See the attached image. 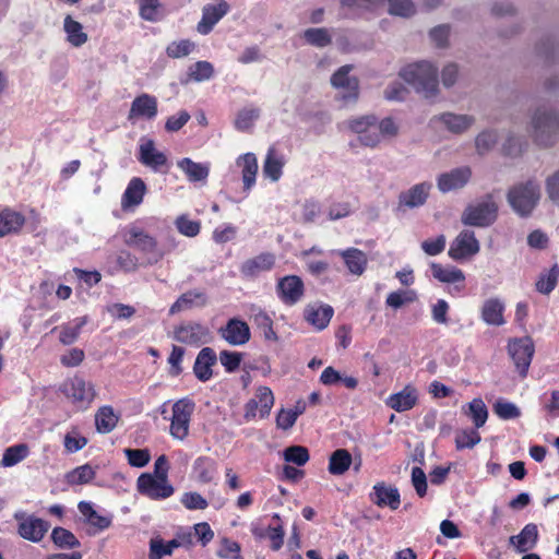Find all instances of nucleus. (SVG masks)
I'll return each instance as SVG.
<instances>
[{
	"label": "nucleus",
	"instance_id": "nucleus-21",
	"mask_svg": "<svg viewBox=\"0 0 559 559\" xmlns=\"http://www.w3.org/2000/svg\"><path fill=\"white\" fill-rule=\"evenodd\" d=\"M207 302L209 297L205 292L191 289L178 297V299L171 305L169 313L176 314L193 308H203L207 305Z\"/></svg>",
	"mask_w": 559,
	"mask_h": 559
},
{
	"label": "nucleus",
	"instance_id": "nucleus-49",
	"mask_svg": "<svg viewBox=\"0 0 559 559\" xmlns=\"http://www.w3.org/2000/svg\"><path fill=\"white\" fill-rule=\"evenodd\" d=\"M498 142V134L493 130H485L475 139V147L478 154L484 155L491 151Z\"/></svg>",
	"mask_w": 559,
	"mask_h": 559
},
{
	"label": "nucleus",
	"instance_id": "nucleus-3",
	"mask_svg": "<svg viewBox=\"0 0 559 559\" xmlns=\"http://www.w3.org/2000/svg\"><path fill=\"white\" fill-rule=\"evenodd\" d=\"M123 243L140 251L145 257V264L153 265L164 258V251L157 240L136 225H129L121 231Z\"/></svg>",
	"mask_w": 559,
	"mask_h": 559
},
{
	"label": "nucleus",
	"instance_id": "nucleus-13",
	"mask_svg": "<svg viewBox=\"0 0 559 559\" xmlns=\"http://www.w3.org/2000/svg\"><path fill=\"white\" fill-rule=\"evenodd\" d=\"M15 519L19 520V535L33 543H39L50 527V524L47 521L34 515L20 516L19 514H15Z\"/></svg>",
	"mask_w": 559,
	"mask_h": 559
},
{
	"label": "nucleus",
	"instance_id": "nucleus-37",
	"mask_svg": "<svg viewBox=\"0 0 559 559\" xmlns=\"http://www.w3.org/2000/svg\"><path fill=\"white\" fill-rule=\"evenodd\" d=\"M177 166L186 174L191 182L205 180L210 173L207 165L195 163L188 157L178 160Z\"/></svg>",
	"mask_w": 559,
	"mask_h": 559
},
{
	"label": "nucleus",
	"instance_id": "nucleus-27",
	"mask_svg": "<svg viewBox=\"0 0 559 559\" xmlns=\"http://www.w3.org/2000/svg\"><path fill=\"white\" fill-rule=\"evenodd\" d=\"M25 216L10 207L0 211V238L8 235L17 234L24 226Z\"/></svg>",
	"mask_w": 559,
	"mask_h": 559
},
{
	"label": "nucleus",
	"instance_id": "nucleus-5",
	"mask_svg": "<svg viewBox=\"0 0 559 559\" xmlns=\"http://www.w3.org/2000/svg\"><path fill=\"white\" fill-rule=\"evenodd\" d=\"M498 210L492 194H486L480 201L464 210L461 221L466 226L488 227L496 222Z\"/></svg>",
	"mask_w": 559,
	"mask_h": 559
},
{
	"label": "nucleus",
	"instance_id": "nucleus-24",
	"mask_svg": "<svg viewBox=\"0 0 559 559\" xmlns=\"http://www.w3.org/2000/svg\"><path fill=\"white\" fill-rule=\"evenodd\" d=\"M217 357L213 348L203 347L194 361L193 371L195 377L205 382L212 378V367L216 364Z\"/></svg>",
	"mask_w": 559,
	"mask_h": 559
},
{
	"label": "nucleus",
	"instance_id": "nucleus-44",
	"mask_svg": "<svg viewBox=\"0 0 559 559\" xmlns=\"http://www.w3.org/2000/svg\"><path fill=\"white\" fill-rule=\"evenodd\" d=\"M559 278V266L554 264L548 271L542 272L535 286L536 290L540 294H550L557 285Z\"/></svg>",
	"mask_w": 559,
	"mask_h": 559
},
{
	"label": "nucleus",
	"instance_id": "nucleus-25",
	"mask_svg": "<svg viewBox=\"0 0 559 559\" xmlns=\"http://www.w3.org/2000/svg\"><path fill=\"white\" fill-rule=\"evenodd\" d=\"M275 263V257L272 253H261L254 258L246 260L240 267V272L246 277H254L262 272L270 271Z\"/></svg>",
	"mask_w": 559,
	"mask_h": 559
},
{
	"label": "nucleus",
	"instance_id": "nucleus-41",
	"mask_svg": "<svg viewBox=\"0 0 559 559\" xmlns=\"http://www.w3.org/2000/svg\"><path fill=\"white\" fill-rule=\"evenodd\" d=\"M432 276L442 283H463L465 280L464 273L454 266L443 267L439 263L432 262L431 265Z\"/></svg>",
	"mask_w": 559,
	"mask_h": 559
},
{
	"label": "nucleus",
	"instance_id": "nucleus-10",
	"mask_svg": "<svg viewBox=\"0 0 559 559\" xmlns=\"http://www.w3.org/2000/svg\"><path fill=\"white\" fill-rule=\"evenodd\" d=\"M508 353L520 376L525 377L534 355V343L532 338L525 336L511 340L508 345Z\"/></svg>",
	"mask_w": 559,
	"mask_h": 559
},
{
	"label": "nucleus",
	"instance_id": "nucleus-2",
	"mask_svg": "<svg viewBox=\"0 0 559 559\" xmlns=\"http://www.w3.org/2000/svg\"><path fill=\"white\" fill-rule=\"evenodd\" d=\"M542 193L537 180L528 179L519 182L507 192V201L514 213L520 217H528L539 203Z\"/></svg>",
	"mask_w": 559,
	"mask_h": 559
},
{
	"label": "nucleus",
	"instance_id": "nucleus-38",
	"mask_svg": "<svg viewBox=\"0 0 559 559\" xmlns=\"http://www.w3.org/2000/svg\"><path fill=\"white\" fill-rule=\"evenodd\" d=\"M352 462V455L346 449H337L330 456L329 472L332 475H343L348 471Z\"/></svg>",
	"mask_w": 559,
	"mask_h": 559
},
{
	"label": "nucleus",
	"instance_id": "nucleus-59",
	"mask_svg": "<svg viewBox=\"0 0 559 559\" xmlns=\"http://www.w3.org/2000/svg\"><path fill=\"white\" fill-rule=\"evenodd\" d=\"M140 16L143 20L155 22L158 20L159 0H138Z\"/></svg>",
	"mask_w": 559,
	"mask_h": 559
},
{
	"label": "nucleus",
	"instance_id": "nucleus-54",
	"mask_svg": "<svg viewBox=\"0 0 559 559\" xmlns=\"http://www.w3.org/2000/svg\"><path fill=\"white\" fill-rule=\"evenodd\" d=\"M284 459L286 462L302 466L309 461V452L302 445H292L285 449Z\"/></svg>",
	"mask_w": 559,
	"mask_h": 559
},
{
	"label": "nucleus",
	"instance_id": "nucleus-16",
	"mask_svg": "<svg viewBox=\"0 0 559 559\" xmlns=\"http://www.w3.org/2000/svg\"><path fill=\"white\" fill-rule=\"evenodd\" d=\"M229 4L221 1L218 4H206L202 9V19L197 25V31L202 35L211 33L213 27L229 12Z\"/></svg>",
	"mask_w": 559,
	"mask_h": 559
},
{
	"label": "nucleus",
	"instance_id": "nucleus-15",
	"mask_svg": "<svg viewBox=\"0 0 559 559\" xmlns=\"http://www.w3.org/2000/svg\"><path fill=\"white\" fill-rule=\"evenodd\" d=\"M432 185L430 182H420L399 194L397 210L405 211L424 205L429 197Z\"/></svg>",
	"mask_w": 559,
	"mask_h": 559
},
{
	"label": "nucleus",
	"instance_id": "nucleus-8",
	"mask_svg": "<svg viewBox=\"0 0 559 559\" xmlns=\"http://www.w3.org/2000/svg\"><path fill=\"white\" fill-rule=\"evenodd\" d=\"M173 338L181 344L199 347L211 338L210 329L197 321H186L174 328Z\"/></svg>",
	"mask_w": 559,
	"mask_h": 559
},
{
	"label": "nucleus",
	"instance_id": "nucleus-6",
	"mask_svg": "<svg viewBox=\"0 0 559 559\" xmlns=\"http://www.w3.org/2000/svg\"><path fill=\"white\" fill-rule=\"evenodd\" d=\"M352 69L350 64L343 66L331 76V84L337 90V98L344 105L355 103L359 96L358 79L349 75Z\"/></svg>",
	"mask_w": 559,
	"mask_h": 559
},
{
	"label": "nucleus",
	"instance_id": "nucleus-32",
	"mask_svg": "<svg viewBox=\"0 0 559 559\" xmlns=\"http://www.w3.org/2000/svg\"><path fill=\"white\" fill-rule=\"evenodd\" d=\"M285 163L284 156L278 154L275 147H270L262 167L263 176L273 182L278 181L282 177Z\"/></svg>",
	"mask_w": 559,
	"mask_h": 559
},
{
	"label": "nucleus",
	"instance_id": "nucleus-46",
	"mask_svg": "<svg viewBox=\"0 0 559 559\" xmlns=\"http://www.w3.org/2000/svg\"><path fill=\"white\" fill-rule=\"evenodd\" d=\"M468 409L465 412L475 425V428H480L485 425L488 418L487 407L481 399H474L468 403Z\"/></svg>",
	"mask_w": 559,
	"mask_h": 559
},
{
	"label": "nucleus",
	"instance_id": "nucleus-50",
	"mask_svg": "<svg viewBox=\"0 0 559 559\" xmlns=\"http://www.w3.org/2000/svg\"><path fill=\"white\" fill-rule=\"evenodd\" d=\"M95 476V471L88 464L74 468L67 475V480L71 485H83L90 483Z\"/></svg>",
	"mask_w": 559,
	"mask_h": 559
},
{
	"label": "nucleus",
	"instance_id": "nucleus-53",
	"mask_svg": "<svg viewBox=\"0 0 559 559\" xmlns=\"http://www.w3.org/2000/svg\"><path fill=\"white\" fill-rule=\"evenodd\" d=\"M194 48L195 44L193 41L189 39H181L179 41L170 43L166 48V52L170 58H182L191 53Z\"/></svg>",
	"mask_w": 559,
	"mask_h": 559
},
{
	"label": "nucleus",
	"instance_id": "nucleus-39",
	"mask_svg": "<svg viewBox=\"0 0 559 559\" xmlns=\"http://www.w3.org/2000/svg\"><path fill=\"white\" fill-rule=\"evenodd\" d=\"M118 415L111 406L100 407L95 415V425L98 432L108 433L115 429L118 423Z\"/></svg>",
	"mask_w": 559,
	"mask_h": 559
},
{
	"label": "nucleus",
	"instance_id": "nucleus-55",
	"mask_svg": "<svg viewBox=\"0 0 559 559\" xmlns=\"http://www.w3.org/2000/svg\"><path fill=\"white\" fill-rule=\"evenodd\" d=\"M481 440L480 435L474 429L461 430L455 436L457 449H472Z\"/></svg>",
	"mask_w": 559,
	"mask_h": 559
},
{
	"label": "nucleus",
	"instance_id": "nucleus-31",
	"mask_svg": "<svg viewBox=\"0 0 559 559\" xmlns=\"http://www.w3.org/2000/svg\"><path fill=\"white\" fill-rule=\"evenodd\" d=\"M504 304L499 298H489L481 307V319L488 325L500 326L506 323L503 318Z\"/></svg>",
	"mask_w": 559,
	"mask_h": 559
},
{
	"label": "nucleus",
	"instance_id": "nucleus-43",
	"mask_svg": "<svg viewBox=\"0 0 559 559\" xmlns=\"http://www.w3.org/2000/svg\"><path fill=\"white\" fill-rule=\"evenodd\" d=\"M29 453L28 445L25 443H19L12 447H9L4 450V453L2 455L1 465L3 467H11L20 462H22L24 459L27 457Z\"/></svg>",
	"mask_w": 559,
	"mask_h": 559
},
{
	"label": "nucleus",
	"instance_id": "nucleus-47",
	"mask_svg": "<svg viewBox=\"0 0 559 559\" xmlns=\"http://www.w3.org/2000/svg\"><path fill=\"white\" fill-rule=\"evenodd\" d=\"M306 41L314 47L324 48L332 43V36L326 28H308L304 32Z\"/></svg>",
	"mask_w": 559,
	"mask_h": 559
},
{
	"label": "nucleus",
	"instance_id": "nucleus-63",
	"mask_svg": "<svg viewBox=\"0 0 559 559\" xmlns=\"http://www.w3.org/2000/svg\"><path fill=\"white\" fill-rule=\"evenodd\" d=\"M242 354L237 352L222 350L219 353V361L227 372H234L240 366Z\"/></svg>",
	"mask_w": 559,
	"mask_h": 559
},
{
	"label": "nucleus",
	"instance_id": "nucleus-45",
	"mask_svg": "<svg viewBox=\"0 0 559 559\" xmlns=\"http://www.w3.org/2000/svg\"><path fill=\"white\" fill-rule=\"evenodd\" d=\"M51 540L61 549H72L80 547V540L72 532L63 527H55L51 532Z\"/></svg>",
	"mask_w": 559,
	"mask_h": 559
},
{
	"label": "nucleus",
	"instance_id": "nucleus-58",
	"mask_svg": "<svg viewBox=\"0 0 559 559\" xmlns=\"http://www.w3.org/2000/svg\"><path fill=\"white\" fill-rule=\"evenodd\" d=\"M175 225L178 231L187 237H195L201 229V225L198 221H191L186 215L177 217Z\"/></svg>",
	"mask_w": 559,
	"mask_h": 559
},
{
	"label": "nucleus",
	"instance_id": "nucleus-14",
	"mask_svg": "<svg viewBox=\"0 0 559 559\" xmlns=\"http://www.w3.org/2000/svg\"><path fill=\"white\" fill-rule=\"evenodd\" d=\"M480 246L472 230H462L451 243L449 255L454 260H461L475 255L479 252Z\"/></svg>",
	"mask_w": 559,
	"mask_h": 559
},
{
	"label": "nucleus",
	"instance_id": "nucleus-61",
	"mask_svg": "<svg viewBox=\"0 0 559 559\" xmlns=\"http://www.w3.org/2000/svg\"><path fill=\"white\" fill-rule=\"evenodd\" d=\"M259 109L255 108L240 110L235 120V127L240 131L248 130L259 117Z\"/></svg>",
	"mask_w": 559,
	"mask_h": 559
},
{
	"label": "nucleus",
	"instance_id": "nucleus-7",
	"mask_svg": "<svg viewBox=\"0 0 559 559\" xmlns=\"http://www.w3.org/2000/svg\"><path fill=\"white\" fill-rule=\"evenodd\" d=\"M136 490L151 500H164L175 492L168 478L157 477L150 473H143L138 477Z\"/></svg>",
	"mask_w": 559,
	"mask_h": 559
},
{
	"label": "nucleus",
	"instance_id": "nucleus-64",
	"mask_svg": "<svg viewBox=\"0 0 559 559\" xmlns=\"http://www.w3.org/2000/svg\"><path fill=\"white\" fill-rule=\"evenodd\" d=\"M545 190L550 201L559 203V168L546 178Z\"/></svg>",
	"mask_w": 559,
	"mask_h": 559
},
{
	"label": "nucleus",
	"instance_id": "nucleus-56",
	"mask_svg": "<svg viewBox=\"0 0 559 559\" xmlns=\"http://www.w3.org/2000/svg\"><path fill=\"white\" fill-rule=\"evenodd\" d=\"M254 323L262 331L264 337L269 341H276L277 335L273 330V321L270 316L264 311H259L253 317Z\"/></svg>",
	"mask_w": 559,
	"mask_h": 559
},
{
	"label": "nucleus",
	"instance_id": "nucleus-57",
	"mask_svg": "<svg viewBox=\"0 0 559 559\" xmlns=\"http://www.w3.org/2000/svg\"><path fill=\"white\" fill-rule=\"evenodd\" d=\"M417 298L414 290H399L390 293L386 297V305L391 308L399 309L404 304L413 302Z\"/></svg>",
	"mask_w": 559,
	"mask_h": 559
},
{
	"label": "nucleus",
	"instance_id": "nucleus-33",
	"mask_svg": "<svg viewBox=\"0 0 559 559\" xmlns=\"http://www.w3.org/2000/svg\"><path fill=\"white\" fill-rule=\"evenodd\" d=\"M237 166L241 168L243 190L249 191L255 183L258 160L253 153H246L237 158Z\"/></svg>",
	"mask_w": 559,
	"mask_h": 559
},
{
	"label": "nucleus",
	"instance_id": "nucleus-4",
	"mask_svg": "<svg viewBox=\"0 0 559 559\" xmlns=\"http://www.w3.org/2000/svg\"><path fill=\"white\" fill-rule=\"evenodd\" d=\"M558 130L559 118L552 110L543 106L538 107L533 112L531 118V133L539 145H550Z\"/></svg>",
	"mask_w": 559,
	"mask_h": 559
},
{
	"label": "nucleus",
	"instance_id": "nucleus-22",
	"mask_svg": "<svg viewBox=\"0 0 559 559\" xmlns=\"http://www.w3.org/2000/svg\"><path fill=\"white\" fill-rule=\"evenodd\" d=\"M146 193V185L141 178H132L121 198V209L123 211L133 210L143 202Z\"/></svg>",
	"mask_w": 559,
	"mask_h": 559
},
{
	"label": "nucleus",
	"instance_id": "nucleus-9",
	"mask_svg": "<svg viewBox=\"0 0 559 559\" xmlns=\"http://www.w3.org/2000/svg\"><path fill=\"white\" fill-rule=\"evenodd\" d=\"M195 404L189 399H181L173 406L170 433L174 438L183 440L189 433V424Z\"/></svg>",
	"mask_w": 559,
	"mask_h": 559
},
{
	"label": "nucleus",
	"instance_id": "nucleus-36",
	"mask_svg": "<svg viewBox=\"0 0 559 559\" xmlns=\"http://www.w3.org/2000/svg\"><path fill=\"white\" fill-rule=\"evenodd\" d=\"M63 31L67 34V40L73 47H81L88 40L87 34L83 31V25L73 20L71 15L64 17Z\"/></svg>",
	"mask_w": 559,
	"mask_h": 559
},
{
	"label": "nucleus",
	"instance_id": "nucleus-18",
	"mask_svg": "<svg viewBox=\"0 0 559 559\" xmlns=\"http://www.w3.org/2000/svg\"><path fill=\"white\" fill-rule=\"evenodd\" d=\"M219 334L222 338L234 346L243 345L250 340L249 325L237 318L228 320L226 325L219 329Z\"/></svg>",
	"mask_w": 559,
	"mask_h": 559
},
{
	"label": "nucleus",
	"instance_id": "nucleus-28",
	"mask_svg": "<svg viewBox=\"0 0 559 559\" xmlns=\"http://www.w3.org/2000/svg\"><path fill=\"white\" fill-rule=\"evenodd\" d=\"M418 400L417 390L412 385H406L402 391L392 394L386 401V405L401 413L413 408Z\"/></svg>",
	"mask_w": 559,
	"mask_h": 559
},
{
	"label": "nucleus",
	"instance_id": "nucleus-42",
	"mask_svg": "<svg viewBox=\"0 0 559 559\" xmlns=\"http://www.w3.org/2000/svg\"><path fill=\"white\" fill-rule=\"evenodd\" d=\"M180 545L178 539H171L165 544L162 538H152L150 542L148 559H163L165 556H170L174 549Z\"/></svg>",
	"mask_w": 559,
	"mask_h": 559
},
{
	"label": "nucleus",
	"instance_id": "nucleus-51",
	"mask_svg": "<svg viewBox=\"0 0 559 559\" xmlns=\"http://www.w3.org/2000/svg\"><path fill=\"white\" fill-rule=\"evenodd\" d=\"M389 13L402 17H409L415 14L416 8L412 0H386Z\"/></svg>",
	"mask_w": 559,
	"mask_h": 559
},
{
	"label": "nucleus",
	"instance_id": "nucleus-12",
	"mask_svg": "<svg viewBox=\"0 0 559 559\" xmlns=\"http://www.w3.org/2000/svg\"><path fill=\"white\" fill-rule=\"evenodd\" d=\"M274 405V395L270 388L259 386L255 391L254 397L249 400L245 406V418L252 419L257 416L258 412L261 418L270 415Z\"/></svg>",
	"mask_w": 559,
	"mask_h": 559
},
{
	"label": "nucleus",
	"instance_id": "nucleus-20",
	"mask_svg": "<svg viewBox=\"0 0 559 559\" xmlns=\"http://www.w3.org/2000/svg\"><path fill=\"white\" fill-rule=\"evenodd\" d=\"M277 293L286 305H295L304 295V283L296 275H287L277 283Z\"/></svg>",
	"mask_w": 559,
	"mask_h": 559
},
{
	"label": "nucleus",
	"instance_id": "nucleus-1",
	"mask_svg": "<svg viewBox=\"0 0 559 559\" xmlns=\"http://www.w3.org/2000/svg\"><path fill=\"white\" fill-rule=\"evenodd\" d=\"M401 76L426 98L435 97L439 92L438 70L428 61L406 66L401 71Z\"/></svg>",
	"mask_w": 559,
	"mask_h": 559
},
{
	"label": "nucleus",
	"instance_id": "nucleus-23",
	"mask_svg": "<svg viewBox=\"0 0 559 559\" xmlns=\"http://www.w3.org/2000/svg\"><path fill=\"white\" fill-rule=\"evenodd\" d=\"M139 160L146 167L158 171L163 166L167 164V157L163 152H159L155 147L153 140H146L140 145L139 148Z\"/></svg>",
	"mask_w": 559,
	"mask_h": 559
},
{
	"label": "nucleus",
	"instance_id": "nucleus-60",
	"mask_svg": "<svg viewBox=\"0 0 559 559\" xmlns=\"http://www.w3.org/2000/svg\"><path fill=\"white\" fill-rule=\"evenodd\" d=\"M493 411L501 419H514L521 415L518 406L511 402L497 401Z\"/></svg>",
	"mask_w": 559,
	"mask_h": 559
},
{
	"label": "nucleus",
	"instance_id": "nucleus-35",
	"mask_svg": "<svg viewBox=\"0 0 559 559\" xmlns=\"http://www.w3.org/2000/svg\"><path fill=\"white\" fill-rule=\"evenodd\" d=\"M338 254L343 258L348 271L355 275H361L367 266V255L359 249L349 248L340 251Z\"/></svg>",
	"mask_w": 559,
	"mask_h": 559
},
{
	"label": "nucleus",
	"instance_id": "nucleus-30",
	"mask_svg": "<svg viewBox=\"0 0 559 559\" xmlns=\"http://www.w3.org/2000/svg\"><path fill=\"white\" fill-rule=\"evenodd\" d=\"M437 119L447 128L448 131L461 134L467 131L474 123L475 118L469 115H457L453 112H443Z\"/></svg>",
	"mask_w": 559,
	"mask_h": 559
},
{
	"label": "nucleus",
	"instance_id": "nucleus-17",
	"mask_svg": "<svg viewBox=\"0 0 559 559\" xmlns=\"http://www.w3.org/2000/svg\"><path fill=\"white\" fill-rule=\"evenodd\" d=\"M64 392L73 402L82 406L91 404L96 395L94 385L81 377H74L66 383Z\"/></svg>",
	"mask_w": 559,
	"mask_h": 559
},
{
	"label": "nucleus",
	"instance_id": "nucleus-62",
	"mask_svg": "<svg viewBox=\"0 0 559 559\" xmlns=\"http://www.w3.org/2000/svg\"><path fill=\"white\" fill-rule=\"evenodd\" d=\"M180 501L188 510H204L209 506L206 499L194 491L185 492Z\"/></svg>",
	"mask_w": 559,
	"mask_h": 559
},
{
	"label": "nucleus",
	"instance_id": "nucleus-52",
	"mask_svg": "<svg viewBox=\"0 0 559 559\" xmlns=\"http://www.w3.org/2000/svg\"><path fill=\"white\" fill-rule=\"evenodd\" d=\"M123 453L128 463L133 467H144L151 461V453L148 449H124Z\"/></svg>",
	"mask_w": 559,
	"mask_h": 559
},
{
	"label": "nucleus",
	"instance_id": "nucleus-29",
	"mask_svg": "<svg viewBox=\"0 0 559 559\" xmlns=\"http://www.w3.org/2000/svg\"><path fill=\"white\" fill-rule=\"evenodd\" d=\"M371 499L378 507L388 506L392 510H396L401 502L399 490L394 487L386 486L384 483H379L373 486Z\"/></svg>",
	"mask_w": 559,
	"mask_h": 559
},
{
	"label": "nucleus",
	"instance_id": "nucleus-34",
	"mask_svg": "<svg viewBox=\"0 0 559 559\" xmlns=\"http://www.w3.org/2000/svg\"><path fill=\"white\" fill-rule=\"evenodd\" d=\"M538 539V530L536 524H526L520 534L510 537L509 542L514 545L519 552H526L534 548Z\"/></svg>",
	"mask_w": 559,
	"mask_h": 559
},
{
	"label": "nucleus",
	"instance_id": "nucleus-26",
	"mask_svg": "<svg viewBox=\"0 0 559 559\" xmlns=\"http://www.w3.org/2000/svg\"><path fill=\"white\" fill-rule=\"evenodd\" d=\"M334 310L329 305H309L305 309V319L317 330H324L332 317Z\"/></svg>",
	"mask_w": 559,
	"mask_h": 559
},
{
	"label": "nucleus",
	"instance_id": "nucleus-40",
	"mask_svg": "<svg viewBox=\"0 0 559 559\" xmlns=\"http://www.w3.org/2000/svg\"><path fill=\"white\" fill-rule=\"evenodd\" d=\"M87 321H88V318L86 316H84L81 318H76L75 320H73L70 323L61 325L59 341L63 345L73 344L78 340L82 328L87 323Z\"/></svg>",
	"mask_w": 559,
	"mask_h": 559
},
{
	"label": "nucleus",
	"instance_id": "nucleus-11",
	"mask_svg": "<svg viewBox=\"0 0 559 559\" xmlns=\"http://www.w3.org/2000/svg\"><path fill=\"white\" fill-rule=\"evenodd\" d=\"M472 178V168L461 166L442 173L437 177V188L441 193H449L463 189Z\"/></svg>",
	"mask_w": 559,
	"mask_h": 559
},
{
	"label": "nucleus",
	"instance_id": "nucleus-19",
	"mask_svg": "<svg viewBox=\"0 0 559 559\" xmlns=\"http://www.w3.org/2000/svg\"><path fill=\"white\" fill-rule=\"evenodd\" d=\"M157 115V99L156 97L143 93L135 97L131 104L128 120L134 121L139 118L147 120L154 119Z\"/></svg>",
	"mask_w": 559,
	"mask_h": 559
},
{
	"label": "nucleus",
	"instance_id": "nucleus-48",
	"mask_svg": "<svg viewBox=\"0 0 559 559\" xmlns=\"http://www.w3.org/2000/svg\"><path fill=\"white\" fill-rule=\"evenodd\" d=\"M214 75V67L209 61H198L189 67L188 76L190 81H207Z\"/></svg>",
	"mask_w": 559,
	"mask_h": 559
}]
</instances>
